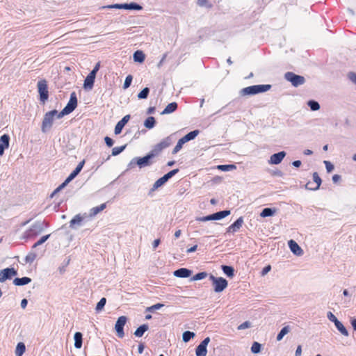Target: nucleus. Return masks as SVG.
Returning a JSON list of instances; mask_svg holds the SVG:
<instances>
[{
  "mask_svg": "<svg viewBox=\"0 0 356 356\" xmlns=\"http://www.w3.org/2000/svg\"><path fill=\"white\" fill-rule=\"evenodd\" d=\"M175 141L174 137L172 135H170L162 140H161L159 143L155 145L151 150V152L155 156H159L163 149L170 147Z\"/></svg>",
  "mask_w": 356,
  "mask_h": 356,
  "instance_id": "obj_1",
  "label": "nucleus"
},
{
  "mask_svg": "<svg viewBox=\"0 0 356 356\" xmlns=\"http://www.w3.org/2000/svg\"><path fill=\"white\" fill-rule=\"evenodd\" d=\"M77 106V98L76 93L73 92L70 95V100L65 107L58 114V118H60L65 115L72 113Z\"/></svg>",
  "mask_w": 356,
  "mask_h": 356,
  "instance_id": "obj_2",
  "label": "nucleus"
},
{
  "mask_svg": "<svg viewBox=\"0 0 356 356\" xmlns=\"http://www.w3.org/2000/svg\"><path fill=\"white\" fill-rule=\"evenodd\" d=\"M84 161H82L80 162L76 168L70 173V175L68 176V177L65 179V181L61 184L58 188H56L54 193H52L51 196H53L54 194L60 191L62 188H63L71 180H72L81 170V169L83 167L84 165Z\"/></svg>",
  "mask_w": 356,
  "mask_h": 356,
  "instance_id": "obj_3",
  "label": "nucleus"
},
{
  "mask_svg": "<svg viewBox=\"0 0 356 356\" xmlns=\"http://www.w3.org/2000/svg\"><path fill=\"white\" fill-rule=\"evenodd\" d=\"M209 279L212 281L215 292H221L227 286V281L223 277H216L213 275H211Z\"/></svg>",
  "mask_w": 356,
  "mask_h": 356,
  "instance_id": "obj_4",
  "label": "nucleus"
},
{
  "mask_svg": "<svg viewBox=\"0 0 356 356\" xmlns=\"http://www.w3.org/2000/svg\"><path fill=\"white\" fill-rule=\"evenodd\" d=\"M37 87L40 95V100L44 103L49 98L47 81L45 79L40 80L38 82Z\"/></svg>",
  "mask_w": 356,
  "mask_h": 356,
  "instance_id": "obj_5",
  "label": "nucleus"
},
{
  "mask_svg": "<svg viewBox=\"0 0 356 356\" xmlns=\"http://www.w3.org/2000/svg\"><path fill=\"white\" fill-rule=\"evenodd\" d=\"M59 113L56 110H53L49 112H47L43 118L42 123V131H45L47 128H50L53 124L54 117L56 115L58 117V114Z\"/></svg>",
  "mask_w": 356,
  "mask_h": 356,
  "instance_id": "obj_6",
  "label": "nucleus"
},
{
  "mask_svg": "<svg viewBox=\"0 0 356 356\" xmlns=\"http://www.w3.org/2000/svg\"><path fill=\"white\" fill-rule=\"evenodd\" d=\"M284 77L287 81H290L291 84L295 87L302 85L305 81V79L303 76L297 75L293 72H286L284 75Z\"/></svg>",
  "mask_w": 356,
  "mask_h": 356,
  "instance_id": "obj_7",
  "label": "nucleus"
},
{
  "mask_svg": "<svg viewBox=\"0 0 356 356\" xmlns=\"http://www.w3.org/2000/svg\"><path fill=\"white\" fill-rule=\"evenodd\" d=\"M229 214H230V211L225 210V211L216 212L213 214L203 217V218H200V220L202 221L220 220V219L224 218L226 216H229Z\"/></svg>",
  "mask_w": 356,
  "mask_h": 356,
  "instance_id": "obj_8",
  "label": "nucleus"
},
{
  "mask_svg": "<svg viewBox=\"0 0 356 356\" xmlns=\"http://www.w3.org/2000/svg\"><path fill=\"white\" fill-rule=\"evenodd\" d=\"M17 273L13 268H6L0 270V282H3L6 280L11 279L17 275Z\"/></svg>",
  "mask_w": 356,
  "mask_h": 356,
  "instance_id": "obj_9",
  "label": "nucleus"
},
{
  "mask_svg": "<svg viewBox=\"0 0 356 356\" xmlns=\"http://www.w3.org/2000/svg\"><path fill=\"white\" fill-rule=\"evenodd\" d=\"M154 157H155V156L153 155L150 151L144 157L136 158V164L139 166L140 168L150 165L152 164V161L150 160Z\"/></svg>",
  "mask_w": 356,
  "mask_h": 356,
  "instance_id": "obj_10",
  "label": "nucleus"
},
{
  "mask_svg": "<svg viewBox=\"0 0 356 356\" xmlns=\"http://www.w3.org/2000/svg\"><path fill=\"white\" fill-rule=\"evenodd\" d=\"M127 322V318L124 316H120L115 323V328L118 336L120 338L124 337L123 327Z\"/></svg>",
  "mask_w": 356,
  "mask_h": 356,
  "instance_id": "obj_11",
  "label": "nucleus"
},
{
  "mask_svg": "<svg viewBox=\"0 0 356 356\" xmlns=\"http://www.w3.org/2000/svg\"><path fill=\"white\" fill-rule=\"evenodd\" d=\"M210 341L209 337L205 338L197 347L196 356H206L207 353V346Z\"/></svg>",
  "mask_w": 356,
  "mask_h": 356,
  "instance_id": "obj_12",
  "label": "nucleus"
},
{
  "mask_svg": "<svg viewBox=\"0 0 356 356\" xmlns=\"http://www.w3.org/2000/svg\"><path fill=\"white\" fill-rule=\"evenodd\" d=\"M42 223L37 222L26 232V235L28 237L37 236L42 232Z\"/></svg>",
  "mask_w": 356,
  "mask_h": 356,
  "instance_id": "obj_13",
  "label": "nucleus"
},
{
  "mask_svg": "<svg viewBox=\"0 0 356 356\" xmlns=\"http://www.w3.org/2000/svg\"><path fill=\"white\" fill-rule=\"evenodd\" d=\"M10 136L8 134H3L0 137V156L4 154L6 149L8 148Z\"/></svg>",
  "mask_w": 356,
  "mask_h": 356,
  "instance_id": "obj_14",
  "label": "nucleus"
},
{
  "mask_svg": "<svg viewBox=\"0 0 356 356\" xmlns=\"http://www.w3.org/2000/svg\"><path fill=\"white\" fill-rule=\"evenodd\" d=\"M112 7L117 8H124V9L136 10H140L142 9V6H140V5H138L136 3H124V4H115Z\"/></svg>",
  "mask_w": 356,
  "mask_h": 356,
  "instance_id": "obj_15",
  "label": "nucleus"
},
{
  "mask_svg": "<svg viewBox=\"0 0 356 356\" xmlns=\"http://www.w3.org/2000/svg\"><path fill=\"white\" fill-rule=\"evenodd\" d=\"M286 153L284 152H280L278 153L273 154L270 158L269 163L271 164H279L282 162L284 158Z\"/></svg>",
  "mask_w": 356,
  "mask_h": 356,
  "instance_id": "obj_16",
  "label": "nucleus"
},
{
  "mask_svg": "<svg viewBox=\"0 0 356 356\" xmlns=\"http://www.w3.org/2000/svg\"><path fill=\"white\" fill-rule=\"evenodd\" d=\"M129 118H130V115H127L124 116L123 118L117 123V124L115 127V131H114L115 134H119L121 133L123 127L127 123Z\"/></svg>",
  "mask_w": 356,
  "mask_h": 356,
  "instance_id": "obj_17",
  "label": "nucleus"
},
{
  "mask_svg": "<svg viewBox=\"0 0 356 356\" xmlns=\"http://www.w3.org/2000/svg\"><path fill=\"white\" fill-rule=\"evenodd\" d=\"M243 223V217L238 218L234 223H232L231 225L228 227L227 232H236L242 227Z\"/></svg>",
  "mask_w": 356,
  "mask_h": 356,
  "instance_id": "obj_18",
  "label": "nucleus"
},
{
  "mask_svg": "<svg viewBox=\"0 0 356 356\" xmlns=\"http://www.w3.org/2000/svg\"><path fill=\"white\" fill-rule=\"evenodd\" d=\"M289 246L291 251L295 254L300 256L302 254V250L295 241L290 240L289 241Z\"/></svg>",
  "mask_w": 356,
  "mask_h": 356,
  "instance_id": "obj_19",
  "label": "nucleus"
},
{
  "mask_svg": "<svg viewBox=\"0 0 356 356\" xmlns=\"http://www.w3.org/2000/svg\"><path fill=\"white\" fill-rule=\"evenodd\" d=\"M191 273L192 271L191 270L185 268H181L175 270L174 272V275L177 277L185 278L191 276Z\"/></svg>",
  "mask_w": 356,
  "mask_h": 356,
  "instance_id": "obj_20",
  "label": "nucleus"
},
{
  "mask_svg": "<svg viewBox=\"0 0 356 356\" xmlns=\"http://www.w3.org/2000/svg\"><path fill=\"white\" fill-rule=\"evenodd\" d=\"M31 282V279L28 277H24L22 278H15L13 280V284L16 286H22L28 284Z\"/></svg>",
  "mask_w": 356,
  "mask_h": 356,
  "instance_id": "obj_21",
  "label": "nucleus"
},
{
  "mask_svg": "<svg viewBox=\"0 0 356 356\" xmlns=\"http://www.w3.org/2000/svg\"><path fill=\"white\" fill-rule=\"evenodd\" d=\"M177 108V104L176 102H172L166 106L164 110L161 112V114H169L175 111Z\"/></svg>",
  "mask_w": 356,
  "mask_h": 356,
  "instance_id": "obj_22",
  "label": "nucleus"
},
{
  "mask_svg": "<svg viewBox=\"0 0 356 356\" xmlns=\"http://www.w3.org/2000/svg\"><path fill=\"white\" fill-rule=\"evenodd\" d=\"M106 207V203H103L99 206L92 208L90 210V216L92 217L98 214L99 212L102 211Z\"/></svg>",
  "mask_w": 356,
  "mask_h": 356,
  "instance_id": "obj_23",
  "label": "nucleus"
},
{
  "mask_svg": "<svg viewBox=\"0 0 356 356\" xmlns=\"http://www.w3.org/2000/svg\"><path fill=\"white\" fill-rule=\"evenodd\" d=\"M83 217L81 214L76 215L70 222L71 227H74L75 225H81Z\"/></svg>",
  "mask_w": 356,
  "mask_h": 356,
  "instance_id": "obj_24",
  "label": "nucleus"
},
{
  "mask_svg": "<svg viewBox=\"0 0 356 356\" xmlns=\"http://www.w3.org/2000/svg\"><path fill=\"white\" fill-rule=\"evenodd\" d=\"M82 334L79 332H76L74 334V346L76 348H81L82 346Z\"/></svg>",
  "mask_w": 356,
  "mask_h": 356,
  "instance_id": "obj_25",
  "label": "nucleus"
},
{
  "mask_svg": "<svg viewBox=\"0 0 356 356\" xmlns=\"http://www.w3.org/2000/svg\"><path fill=\"white\" fill-rule=\"evenodd\" d=\"M149 327L147 324L140 325L134 332V335L138 337H141L143 334L148 330Z\"/></svg>",
  "mask_w": 356,
  "mask_h": 356,
  "instance_id": "obj_26",
  "label": "nucleus"
},
{
  "mask_svg": "<svg viewBox=\"0 0 356 356\" xmlns=\"http://www.w3.org/2000/svg\"><path fill=\"white\" fill-rule=\"evenodd\" d=\"M271 88V85H255L256 94L261 93L269 90Z\"/></svg>",
  "mask_w": 356,
  "mask_h": 356,
  "instance_id": "obj_27",
  "label": "nucleus"
},
{
  "mask_svg": "<svg viewBox=\"0 0 356 356\" xmlns=\"http://www.w3.org/2000/svg\"><path fill=\"white\" fill-rule=\"evenodd\" d=\"M145 56L142 51H136L134 54V60L136 62L143 63L145 60Z\"/></svg>",
  "mask_w": 356,
  "mask_h": 356,
  "instance_id": "obj_28",
  "label": "nucleus"
},
{
  "mask_svg": "<svg viewBox=\"0 0 356 356\" xmlns=\"http://www.w3.org/2000/svg\"><path fill=\"white\" fill-rule=\"evenodd\" d=\"M26 350V346L24 343L19 342L17 343L16 350H15V355L16 356H22V355L24 353Z\"/></svg>",
  "mask_w": 356,
  "mask_h": 356,
  "instance_id": "obj_29",
  "label": "nucleus"
},
{
  "mask_svg": "<svg viewBox=\"0 0 356 356\" xmlns=\"http://www.w3.org/2000/svg\"><path fill=\"white\" fill-rule=\"evenodd\" d=\"M334 325L337 327V330L343 335H344L346 337L348 336V332L341 322H340L339 321H337V322H335Z\"/></svg>",
  "mask_w": 356,
  "mask_h": 356,
  "instance_id": "obj_30",
  "label": "nucleus"
},
{
  "mask_svg": "<svg viewBox=\"0 0 356 356\" xmlns=\"http://www.w3.org/2000/svg\"><path fill=\"white\" fill-rule=\"evenodd\" d=\"M156 124L155 118L152 116L148 117L144 122V125L146 128L152 129Z\"/></svg>",
  "mask_w": 356,
  "mask_h": 356,
  "instance_id": "obj_31",
  "label": "nucleus"
},
{
  "mask_svg": "<svg viewBox=\"0 0 356 356\" xmlns=\"http://www.w3.org/2000/svg\"><path fill=\"white\" fill-rule=\"evenodd\" d=\"M199 132L200 131L198 130H194L187 134L186 136L182 137V138L186 143L189 140L194 139L199 134Z\"/></svg>",
  "mask_w": 356,
  "mask_h": 356,
  "instance_id": "obj_32",
  "label": "nucleus"
},
{
  "mask_svg": "<svg viewBox=\"0 0 356 356\" xmlns=\"http://www.w3.org/2000/svg\"><path fill=\"white\" fill-rule=\"evenodd\" d=\"M95 79L86 76L84 80L83 87L85 89H92L94 85Z\"/></svg>",
  "mask_w": 356,
  "mask_h": 356,
  "instance_id": "obj_33",
  "label": "nucleus"
},
{
  "mask_svg": "<svg viewBox=\"0 0 356 356\" xmlns=\"http://www.w3.org/2000/svg\"><path fill=\"white\" fill-rule=\"evenodd\" d=\"M168 180V179L167 178V177L165 175H163L162 177L159 178L158 180H156L154 185H153V189H156L158 188L159 187L161 186L162 185H163Z\"/></svg>",
  "mask_w": 356,
  "mask_h": 356,
  "instance_id": "obj_34",
  "label": "nucleus"
},
{
  "mask_svg": "<svg viewBox=\"0 0 356 356\" xmlns=\"http://www.w3.org/2000/svg\"><path fill=\"white\" fill-rule=\"evenodd\" d=\"M242 92L245 95H250L256 94L255 85L244 88L242 90Z\"/></svg>",
  "mask_w": 356,
  "mask_h": 356,
  "instance_id": "obj_35",
  "label": "nucleus"
},
{
  "mask_svg": "<svg viewBox=\"0 0 356 356\" xmlns=\"http://www.w3.org/2000/svg\"><path fill=\"white\" fill-rule=\"evenodd\" d=\"M223 273L229 277H232L234 275V270L232 266H222Z\"/></svg>",
  "mask_w": 356,
  "mask_h": 356,
  "instance_id": "obj_36",
  "label": "nucleus"
},
{
  "mask_svg": "<svg viewBox=\"0 0 356 356\" xmlns=\"http://www.w3.org/2000/svg\"><path fill=\"white\" fill-rule=\"evenodd\" d=\"M290 332V327L289 326H284L282 330L281 331L278 333L277 336V340L279 341H281L282 339V338L284 337V336L286 334H288L289 332Z\"/></svg>",
  "mask_w": 356,
  "mask_h": 356,
  "instance_id": "obj_37",
  "label": "nucleus"
},
{
  "mask_svg": "<svg viewBox=\"0 0 356 356\" xmlns=\"http://www.w3.org/2000/svg\"><path fill=\"white\" fill-rule=\"evenodd\" d=\"M312 177H313L312 184H314V185H315V188H319V187L321 184V179L319 177L318 174L316 172H314Z\"/></svg>",
  "mask_w": 356,
  "mask_h": 356,
  "instance_id": "obj_38",
  "label": "nucleus"
},
{
  "mask_svg": "<svg viewBox=\"0 0 356 356\" xmlns=\"http://www.w3.org/2000/svg\"><path fill=\"white\" fill-rule=\"evenodd\" d=\"M275 213V209H272L270 208H265L263 209L260 216L263 218L271 216Z\"/></svg>",
  "mask_w": 356,
  "mask_h": 356,
  "instance_id": "obj_39",
  "label": "nucleus"
},
{
  "mask_svg": "<svg viewBox=\"0 0 356 356\" xmlns=\"http://www.w3.org/2000/svg\"><path fill=\"white\" fill-rule=\"evenodd\" d=\"M195 337V333L190 331H186L183 333L182 339L184 342H188Z\"/></svg>",
  "mask_w": 356,
  "mask_h": 356,
  "instance_id": "obj_40",
  "label": "nucleus"
},
{
  "mask_svg": "<svg viewBox=\"0 0 356 356\" xmlns=\"http://www.w3.org/2000/svg\"><path fill=\"white\" fill-rule=\"evenodd\" d=\"M186 143V142L184 141V140L181 138L179 140V141L177 142L176 146L174 147V149H172V153L173 154H177L181 148H182V146L183 145Z\"/></svg>",
  "mask_w": 356,
  "mask_h": 356,
  "instance_id": "obj_41",
  "label": "nucleus"
},
{
  "mask_svg": "<svg viewBox=\"0 0 356 356\" xmlns=\"http://www.w3.org/2000/svg\"><path fill=\"white\" fill-rule=\"evenodd\" d=\"M149 89L148 88H143L138 95V99H146L149 95Z\"/></svg>",
  "mask_w": 356,
  "mask_h": 356,
  "instance_id": "obj_42",
  "label": "nucleus"
},
{
  "mask_svg": "<svg viewBox=\"0 0 356 356\" xmlns=\"http://www.w3.org/2000/svg\"><path fill=\"white\" fill-rule=\"evenodd\" d=\"M207 277V273L206 272H201V273H197L196 275H195L191 278V280L192 281L200 280L204 279Z\"/></svg>",
  "mask_w": 356,
  "mask_h": 356,
  "instance_id": "obj_43",
  "label": "nucleus"
},
{
  "mask_svg": "<svg viewBox=\"0 0 356 356\" xmlns=\"http://www.w3.org/2000/svg\"><path fill=\"white\" fill-rule=\"evenodd\" d=\"M106 302V299L105 298H101V300L98 302V303L96 305V311L99 312L103 309L104 307L105 306Z\"/></svg>",
  "mask_w": 356,
  "mask_h": 356,
  "instance_id": "obj_44",
  "label": "nucleus"
},
{
  "mask_svg": "<svg viewBox=\"0 0 356 356\" xmlns=\"http://www.w3.org/2000/svg\"><path fill=\"white\" fill-rule=\"evenodd\" d=\"M261 344L258 342H254L252 345V347H251V351L253 353H258L261 351Z\"/></svg>",
  "mask_w": 356,
  "mask_h": 356,
  "instance_id": "obj_45",
  "label": "nucleus"
},
{
  "mask_svg": "<svg viewBox=\"0 0 356 356\" xmlns=\"http://www.w3.org/2000/svg\"><path fill=\"white\" fill-rule=\"evenodd\" d=\"M132 79H133V76L131 74L127 76V77L124 80V85H123L124 89H127L131 86Z\"/></svg>",
  "mask_w": 356,
  "mask_h": 356,
  "instance_id": "obj_46",
  "label": "nucleus"
},
{
  "mask_svg": "<svg viewBox=\"0 0 356 356\" xmlns=\"http://www.w3.org/2000/svg\"><path fill=\"white\" fill-rule=\"evenodd\" d=\"M308 105L312 111H318L320 108V105L317 102L315 101H309L308 102Z\"/></svg>",
  "mask_w": 356,
  "mask_h": 356,
  "instance_id": "obj_47",
  "label": "nucleus"
},
{
  "mask_svg": "<svg viewBox=\"0 0 356 356\" xmlns=\"http://www.w3.org/2000/svg\"><path fill=\"white\" fill-rule=\"evenodd\" d=\"M197 4L201 7H207L209 8L212 7V4L209 1V0H197Z\"/></svg>",
  "mask_w": 356,
  "mask_h": 356,
  "instance_id": "obj_48",
  "label": "nucleus"
},
{
  "mask_svg": "<svg viewBox=\"0 0 356 356\" xmlns=\"http://www.w3.org/2000/svg\"><path fill=\"white\" fill-rule=\"evenodd\" d=\"M164 306L163 304L157 303L147 308V311L154 312L156 309H159Z\"/></svg>",
  "mask_w": 356,
  "mask_h": 356,
  "instance_id": "obj_49",
  "label": "nucleus"
},
{
  "mask_svg": "<svg viewBox=\"0 0 356 356\" xmlns=\"http://www.w3.org/2000/svg\"><path fill=\"white\" fill-rule=\"evenodd\" d=\"M218 168L221 170H234L236 168V166L234 165H220L218 166Z\"/></svg>",
  "mask_w": 356,
  "mask_h": 356,
  "instance_id": "obj_50",
  "label": "nucleus"
},
{
  "mask_svg": "<svg viewBox=\"0 0 356 356\" xmlns=\"http://www.w3.org/2000/svg\"><path fill=\"white\" fill-rule=\"evenodd\" d=\"M124 148H125V145L124 146H120V147H115L112 149V154L113 156L118 155L119 154H120L124 149Z\"/></svg>",
  "mask_w": 356,
  "mask_h": 356,
  "instance_id": "obj_51",
  "label": "nucleus"
},
{
  "mask_svg": "<svg viewBox=\"0 0 356 356\" xmlns=\"http://www.w3.org/2000/svg\"><path fill=\"white\" fill-rule=\"evenodd\" d=\"M324 163L325 165V167H326V170L328 172H330L331 171L333 170L334 169V166L330 162V161H324Z\"/></svg>",
  "mask_w": 356,
  "mask_h": 356,
  "instance_id": "obj_52",
  "label": "nucleus"
},
{
  "mask_svg": "<svg viewBox=\"0 0 356 356\" xmlns=\"http://www.w3.org/2000/svg\"><path fill=\"white\" fill-rule=\"evenodd\" d=\"M305 187H306V188H307L309 190H312V191H316V190L318 189V188H315V185H314V184H312V181H309L306 184Z\"/></svg>",
  "mask_w": 356,
  "mask_h": 356,
  "instance_id": "obj_53",
  "label": "nucleus"
},
{
  "mask_svg": "<svg viewBox=\"0 0 356 356\" xmlns=\"http://www.w3.org/2000/svg\"><path fill=\"white\" fill-rule=\"evenodd\" d=\"M178 172H179V169H177H177H174V170L170 171L169 172H168L167 174H165V175L169 179L172 176H174L175 174H177Z\"/></svg>",
  "mask_w": 356,
  "mask_h": 356,
  "instance_id": "obj_54",
  "label": "nucleus"
},
{
  "mask_svg": "<svg viewBox=\"0 0 356 356\" xmlns=\"http://www.w3.org/2000/svg\"><path fill=\"white\" fill-rule=\"evenodd\" d=\"M178 172H179V169H177H177H174V170L170 171L169 172H168L167 174H165V175L169 179L172 176H174L175 174H177Z\"/></svg>",
  "mask_w": 356,
  "mask_h": 356,
  "instance_id": "obj_55",
  "label": "nucleus"
},
{
  "mask_svg": "<svg viewBox=\"0 0 356 356\" xmlns=\"http://www.w3.org/2000/svg\"><path fill=\"white\" fill-rule=\"evenodd\" d=\"M327 318H329L330 321L334 322V323L338 321L336 316L331 312H329L327 313Z\"/></svg>",
  "mask_w": 356,
  "mask_h": 356,
  "instance_id": "obj_56",
  "label": "nucleus"
},
{
  "mask_svg": "<svg viewBox=\"0 0 356 356\" xmlns=\"http://www.w3.org/2000/svg\"><path fill=\"white\" fill-rule=\"evenodd\" d=\"M104 140H105L106 144L108 147H111L113 145V140L108 136H106L104 138Z\"/></svg>",
  "mask_w": 356,
  "mask_h": 356,
  "instance_id": "obj_57",
  "label": "nucleus"
},
{
  "mask_svg": "<svg viewBox=\"0 0 356 356\" xmlns=\"http://www.w3.org/2000/svg\"><path fill=\"white\" fill-rule=\"evenodd\" d=\"M250 327V323H249V322H248V321H245V322L243 323L242 324H241V325L238 326V330H243V329L248 328V327Z\"/></svg>",
  "mask_w": 356,
  "mask_h": 356,
  "instance_id": "obj_58",
  "label": "nucleus"
},
{
  "mask_svg": "<svg viewBox=\"0 0 356 356\" xmlns=\"http://www.w3.org/2000/svg\"><path fill=\"white\" fill-rule=\"evenodd\" d=\"M271 269V267L270 265L264 267L261 271V275H265L266 274H267Z\"/></svg>",
  "mask_w": 356,
  "mask_h": 356,
  "instance_id": "obj_59",
  "label": "nucleus"
},
{
  "mask_svg": "<svg viewBox=\"0 0 356 356\" xmlns=\"http://www.w3.org/2000/svg\"><path fill=\"white\" fill-rule=\"evenodd\" d=\"M302 355V347L301 346H298L296 348L295 356H301Z\"/></svg>",
  "mask_w": 356,
  "mask_h": 356,
  "instance_id": "obj_60",
  "label": "nucleus"
},
{
  "mask_svg": "<svg viewBox=\"0 0 356 356\" xmlns=\"http://www.w3.org/2000/svg\"><path fill=\"white\" fill-rule=\"evenodd\" d=\"M349 78L350 79L354 82L355 83H356V74L355 73H350L349 74Z\"/></svg>",
  "mask_w": 356,
  "mask_h": 356,
  "instance_id": "obj_61",
  "label": "nucleus"
},
{
  "mask_svg": "<svg viewBox=\"0 0 356 356\" xmlns=\"http://www.w3.org/2000/svg\"><path fill=\"white\" fill-rule=\"evenodd\" d=\"M197 248V245H195L193 247H191L189 249H188L187 250V252L188 253L193 252L196 251Z\"/></svg>",
  "mask_w": 356,
  "mask_h": 356,
  "instance_id": "obj_62",
  "label": "nucleus"
},
{
  "mask_svg": "<svg viewBox=\"0 0 356 356\" xmlns=\"http://www.w3.org/2000/svg\"><path fill=\"white\" fill-rule=\"evenodd\" d=\"M97 72L94 71L93 70L88 74L87 76L91 77L95 79Z\"/></svg>",
  "mask_w": 356,
  "mask_h": 356,
  "instance_id": "obj_63",
  "label": "nucleus"
},
{
  "mask_svg": "<svg viewBox=\"0 0 356 356\" xmlns=\"http://www.w3.org/2000/svg\"><path fill=\"white\" fill-rule=\"evenodd\" d=\"M351 325L353 327L354 330L356 331V319L351 320Z\"/></svg>",
  "mask_w": 356,
  "mask_h": 356,
  "instance_id": "obj_64",
  "label": "nucleus"
}]
</instances>
